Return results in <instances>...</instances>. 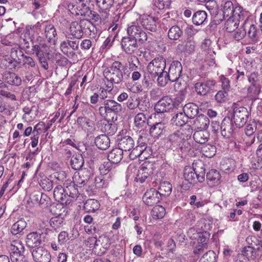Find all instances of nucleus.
Segmentation results:
<instances>
[{"instance_id":"7","label":"nucleus","mask_w":262,"mask_h":262,"mask_svg":"<svg viewBox=\"0 0 262 262\" xmlns=\"http://www.w3.org/2000/svg\"><path fill=\"white\" fill-rule=\"evenodd\" d=\"M12 262L21 261L24 258L25 247L19 241H13L9 248Z\"/></svg>"},{"instance_id":"13","label":"nucleus","mask_w":262,"mask_h":262,"mask_svg":"<svg viewBox=\"0 0 262 262\" xmlns=\"http://www.w3.org/2000/svg\"><path fill=\"white\" fill-rule=\"evenodd\" d=\"M146 141V138L140 136L137 141V146L132 149L131 152L128 155L130 160L135 159L145 152L147 147Z\"/></svg>"},{"instance_id":"19","label":"nucleus","mask_w":262,"mask_h":262,"mask_svg":"<svg viewBox=\"0 0 262 262\" xmlns=\"http://www.w3.org/2000/svg\"><path fill=\"white\" fill-rule=\"evenodd\" d=\"M42 242V234L39 232L29 233L26 239V243L28 247L35 248L40 247Z\"/></svg>"},{"instance_id":"55","label":"nucleus","mask_w":262,"mask_h":262,"mask_svg":"<svg viewBox=\"0 0 262 262\" xmlns=\"http://www.w3.org/2000/svg\"><path fill=\"white\" fill-rule=\"evenodd\" d=\"M214 99L217 103L225 102L228 99V91L225 90L219 91L215 95Z\"/></svg>"},{"instance_id":"16","label":"nucleus","mask_w":262,"mask_h":262,"mask_svg":"<svg viewBox=\"0 0 262 262\" xmlns=\"http://www.w3.org/2000/svg\"><path fill=\"white\" fill-rule=\"evenodd\" d=\"M67 187L63 188L61 185L57 186L54 190V197L55 199L62 204L67 205L71 202L68 196Z\"/></svg>"},{"instance_id":"34","label":"nucleus","mask_w":262,"mask_h":262,"mask_svg":"<svg viewBox=\"0 0 262 262\" xmlns=\"http://www.w3.org/2000/svg\"><path fill=\"white\" fill-rule=\"evenodd\" d=\"M183 111L188 118H194L199 113V107L194 103H189L183 106Z\"/></svg>"},{"instance_id":"57","label":"nucleus","mask_w":262,"mask_h":262,"mask_svg":"<svg viewBox=\"0 0 262 262\" xmlns=\"http://www.w3.org/2000/svg\"><path fill=\"white\" fill-rule=\"evenodd\" d=\"M157 81L158 84L161 86H165L168 81H170V77L168 76L167 72L163 71L161 74L157 76Z\"/></svg>"},{"instance_id":"36","label":"nucleus","mask_w":262,"mask_h":262,"mask_svg":"<svg viewBox=\"0 0 262 262\" xmlns=\"http://www.w3.org/2000/svg\"><path fill=\"white\" fill-rule=\"evenodd\" d=\"M95 143L98 148L105 150L110 146V140L106 135H101L96 138Z\"/></svg>"},{"instance_id":"11","label":"nucleus","mask_w":262,"mask_h":262,"mask_svg":"<svg viewBox=\"0 0 262 262\" xmlns=\"http://www.w3.org/2000/svg\"><path fill=\"white\" fill-rule=\"evenodd\" d=\"M235 126L232 119L229 117L224 118L221 124L222 135L226 138L233 137L236 132Z\"/></svg>"},{"instance_id":"28","label":"nucleus","mask_w":262,"mask_h":262,"mask_svg":"<svg viewBox=\"0 0 262 262\" xmlns=\"http://www.w3.org/2000/svg\"><path fill=\"white\" fill-rule=\"evenodd\" d=\"M45 34L49 42L55 45L57 40L56 31L54 26L51 24L45 25Z\"/></svg>"},{"instance_id":"20","label":"nucleus","mask_w":262,"mask_h":262,"mask_svg":"<svg viewBox=\"0 0 262 262\" xmlns=\"http://www.w3.org/2000/svg\"><path fill=\"white\" fill-rule=\"evenodd\" d=\"M215 84V82L213 80H207L203 82H198L195 84V90L198 94L205 96L213 88Z\"/></svg>"},{"instance_id":"45","label":"nucleus","mask_w":262,"mask_h":262,"mask_svg":"<svg viewBox=\"0 0 262 262\" xmlns=\"http://www.w3.org/2000/svg\"><path fill=\"white\" fill-rule=\"evenodd\" d=\"M26 225L27 223L24 220H19L12 225L11 232L14 235H16L20 233L26 228Z\"/></svg>"},{"instance_id":"41","label":"nucleus","mask_w":262,"mask_h":262,"mask_svg":"<svg viewBox=\"0 0 262 262\" xmlns=\"http://www.w3.org/2000/svg\"><path fill=\"white\" fill-rule=\"evenodd\" d=\"M188 117L185 113L180 112L177 113L172 118V120L177 126H182L188 121Z\"/></svg>"},{"instance_id":"33","label":"nucleus","mask_w":262,"mask_h":262,"mask_svg":"<svg viewBox=\"0 0 262 262\" xmlns=\"http://www.w3.org/2000/svg\"><path fill=\"white\" fill-rule=\"evenodd\" d=\"M166 126L163 122H157L151 126L150 134L155 138H159L165 132Z\"/></svg>"},{"instance_id":"48","label":"nucleus","mask_w":262,"mask_h":262,"mask_svg":"<svg viewBox=\"0 0 262 262\" xmlns=\"http://www.w3.org/2000/svg\"><path fill=\"white\" fill-rule=\"evenodd\" d=\"M256 130V125L254 123V121H252L251 122H249L248 123L245 129V132L246 135L247 136H249L250 137H251V140L250 141V143L252 144L254 142L255 140V136L254 135V133Z\"/></svg>"},{"instance_id":"5","label":"nucleus","mask_w":262,"mask_h":262,"mask_svg":"<svg viewBox=\"0 0 262 262\" xmlns=\"http://www.w3.org/2000/svg\"><path fill=\"white\" fill-rule=\"evenodd\" d=\"M74 184L70 185L67 187V191L68 196H69V200L72 201V199H77L80 195V192L81 190L82 179L80 174V172L76 171L73 177Z\"/></svg>"},{"instance_id":"39","label":"nucleus","mask_w":262,"mask_h":262,"mask_svg":"<svg viewBox=\"0 0 262 262\" xmlns=\"http://www.w3.org/2000/svg\"><path fill=\"white\" fill-rule=\"evenodd\" d=\"M209 137V133L203 130L196 131L193 135L194 141L200 144H205L207 142Z\"/></svg>"},{"instance_id":"30","label":"nucleus","mask_w":262,"mask_h":262,"mask_svg":"<svg viewBox=\"0 0 262 262\" xmlns=\"http://www.w3.org/2000/svg\"><path fill=\"white\" fill-rule=\"evenodd\" d=\"M206 179L208 184L210 186L218 185L220 183L221 174L215 169H211L207 173Z\"/></svg>"},{"instance_id":"38","label":"nucleus","mask_w":262,"mask_h":262,"mask_svg":"<svg viewBox=\"0 0 262 262\" xmlns=\"http://www.w3.org/2000/svg\"><path fill=\"white\" fill-rule=\"evenodd\" d=\"M172 186L167 181H163L160 183L157 192L160 197L162 196H168L171 192Z\"/></svg>"},{"instance_id":"22","label":"nucleus","mask_w":262,"mask_h":262,"mask_svg":"<svg viewBox=\"0 0 262 262\" xmlns=\"http://www.w3.org/2000/svg\"><path fill=\"white\" fill-rule=\"evenodd\" d=\"M2 79L4 83L14 86H19L21 84V78L15 73L6 71L2 74Z\"/></svg>"},{"instance_id":"51","label":"nucleus","mask_w":262,"mask_h":262,"mask_svg":"<svg viewBox=\"0 0 262 262\" xmlns=\"http://www.w3.org/2000/svg\"><path fill=\"white\" fill-rule=\"evenodd\" d=\"M82 155L73 156L71 160L72 167L76 170H79L82 167Z\"/></svg>"},{"instance_id":"17","label":"nucleus","mask_w":262,"mask_h":262,"mask_svg":"<svg viewBox=\"0 0 262 262\" xmlns=\"http://www.w3.org/2000/svg\"><path fill=\"white\" fill-rule=\"evenodd\" d=\"M161 198L158 194L157 190L154 188H151L147 190L143 196V201L148 206H152L159 203Z\"/></svg>"},{"instance_id":"15","label":"nucleus","mask_w":262,"mask_h":262,"mask_svg":"<svg viewBox=\"0 0 262 262\" xmlns=\"http://www.w3.org/2000/svg\"><path fill=\"white\" fill-rule=\"evenodd\" d=\"M172 108V100L168 96L163 97L159 100L155 106V111L157 113L168 112Z\"/></svg>"},{"instance_id":"62","label":"nucleus","mask_w":262,"mask_h":262,"mask_svg":"<svg viewBox=\"0 0 262 262\" xmlns=\"http://www.w3.org/2000/svg\"><path fill=\"white\" fill-rule=\"evenodd\" d=\"M44 43H40L39 45H34L33 47V50L35 53L37 57L39 56L40 55L46 54L49 56V52L46 50H43L42 48H44Z\"/></svg>"},{"instance_id":"21","label":"nucleus","mask_w":262,"mask_h":262,"mask_svg":"<svg viewBox=\"0 0 262 262\" xmlns=\"http://www.w3.org/2000/svg\"><path fill=\"white\" fill-rule=\"evenodd\" d=\"M137 40L129 36L122 39L121 46L124 52L127 54H132L138 48Z\"/></svg>"},{"instance_id":"52","label":"nucleus","mask_w":262,"mask_h":262,"mask_svg":"<svg viewBox=\"0 0 262 262\" xmlns=\"http://www.w3.org/2000/svg\"><path fill=\"white\" fill-rule=\"evenodd\" d=\"M179 46L183 49L184 52L190 53L194 51L195 43L192 40L188 39L184 45H179Z\"/></svg>"},{"instance_id":"44","label":"nucleus","mask_w":262,"mask_h":262,"mask_svg":"<svg viewBox=\"0 0 262 262\" xmlns=\"http://www.w3.org/2000/svg\"><path fill=\"white\" fill-rule=\"evenodd\" d=\"M110 176V174H108V176L101 174L100 176L95 178V187L99 188L106 187L109 183L108 179Z\"/></svg>"},{"instance_id":"14","label":"nucleus","mask_w":262,"mask_h":262,"mask_svg":"<svg viewBox=\"0 0 262 262\" xmlns=\"http://www.w3.org/2000/svg\"><path fill=\"white\" fill-rule=\"evenodd\" d=\"M158 18L150 15H143L140 18V23L146 30L156 32L157 29V21Z\"/></svg>"},{"instance_id":"40","label":"nucleus","mask_w":262,"mask_h":262,"mask_svg":"<svg viewBox=\"0 0 262 262\" xmlns=\"http://www.w3.org/2000/svg\"><path fill=\"white\" fill-rule=\"evenodd\" d=\"M99 203L95 199H89L84 204L83 209L86 212H94L99 208Z\"/></svg>"},{"instance_id":"24","label":"nucleus","mask_w":262,"mask_h":262,"mask_svg":"<svg viewBox=\"0 0 262 262\" xmlns=\"http://www.w3.org/2000/svg\"><path fill=\"white\" fill-rule=\"evenodd\" d=\"M249 13L244 10L241 7H237L235 8L234 16V19L238 21L243 22L242 26H245L248 23L249 19Z\"/></svg>"},{"instance_id":"64","label":"nucleus","mask_w":262,"mask_h":262,"mask_svg":"<svg viewBox=\"0 0 262 262\" xmlns=\"http://www.w3.org/2000/svg\"><path fill=\"white\" fill-rule=\"evenodd\" d=\"M248 34L249 37L252 39L253 41L256 42L257 41V31L256 26L254 25H250Z\"/></svg>"},{"instance_id":"29","label":"nucleus","mask_w":262,"mask_h":262,"mask_svg":"<svg viewBox=\"0 0 262 262\" xmlns=\"http://www.w3.org/2000/svg\"><path fill=\"white\" fill-rule=\"evenodd\" d=\"M209 123V118L204 115H201L194 120L193 125L200 130H205L208 128Z\"/></svg>"},{"instance_id":"32","label":"nucleus","mask_w":262,"mask_h":262,"mask_svg":"<svg viewBox=\"0 0 262 262\" xmlns=\"http://www.w3.org/2000/svg\"><path fill=\"white\" fill-rule=\"evenodd\" d=\"M83 20L89 22L92 20L97 21L99 19V15L95 11L91 10L89 7L83 4Z\"/></svg>"},{"instance_id":"61","label":"nucleus","mask_w":262,"mask_h":262,"mask_svg":"<svg viewBox=\"0 0 262 262\" xmlns=\"http://www.w3.org/2000/svg\"><path fill=\"white\" fill-rule=\"evenodd\" d=\"M39 185L45 191H50L53 188V182L47 178L40 180Z\"/></svg>"},{"instance_id":"3","label":"nucleus","mask_w":262,"mask_h":262,"mask_svg":"<svg viewBox=\"0 0 262 262\" xmlns=\"http://www.w3.org/2000/svg\"><path fill=\"white\" fill-rule=\"evenodd\" d=\"M122 64L115 61L110 66L108 65L103 71V75L107 81L112 83H120L123 80Z\"/></svg>"},{"instance_id":"12","label":"nucleus","mask_w":262,"mask_h":262,"mask_svg":"<svg viewBox=\"0 0 262 262\" xmlns=\"http://www.w3.org/2000/svg\"><path fill=\"white\" fill-rule=\"evenodd\" d=\"M33 259L35 262H50L51 259L50 252L42 247H38L32 251Z\"/></svg>"},{"instance_id":"50","label":"nucleus","mask_w":262,"mask_h":262,"mask_svg":"<svg viewBox=\"0 0 262 262\" xmlns=\"http://www.w3.org/2000/svg\"><path fill=\"white\" fill-rule=\"evenodd\" d=\"M182 34V32L180 28L177 26H174L169 29L168 36L170 39L177 40L180 38Z\"/></svg>"},{"instance_id":"23","label":"nucleus","mask_w":262,"mask_h":262,"mask_svg":"<svg viewBox=\"0 0 262 262\" xmlns=\"http://www.w3.org/2000/svg\"><path fill=\"white\" fill-rule=\"evenodd\" d=\"M153 170L152 167L149 165L147 166L142 165L138 170L137 177L136 178L137 181L141 183L145 182V180L149 178L152 174Z\"/></svg>"},{"instance_id":"47","label":"nucleus","mask_w":262,"mask_h":262,"mask_svg":"<svg viewBox=\"0 0 262 262\" xmlns=\"http://www.w3.org/2000/svg\"><path fill=\"white\" fill-rule=\"evenodd\" d=\"M228 17L225 24V28L227 32H231L237 28L239 23L233 16Z\"/></svg>"},{"instance_id":"2","label":"nucleus","mask_w":262,"mask_h":262,"mask_svg":"<svg viewBox=\"0 0 262 262\" xmlns=\"http://www.w3.org/2000/svg\"><path fill=\"white\" fill-rule=\"evenodd\" d=\"M93 147L85 145L86 151L83 155V184L88 181L94 174V161L95 152Z\"/></svg>"},{"instance_id":"37","label":"nucleus","mask_w":262,"mask_h":262,"mask_svg":"<svg viewBox=\"0 0 262 262\" xmlns=\"http://www.w3.org/2000/svg\"><path fill=\"white\" fill-rule=\"evenodd\" d=\"M184 178L189 183H193L198 180L197 174L192 167L190 166L185 167L184 170Z\"/></svg>"},{"instance_id":"59","label":"nucleus","mask_w":262,"mask_h":262,"mask_svg":"<svg viewBox=\"0 0 262 262\" xmlns=\"http://www.w3.org/2000/svg\"><path fill=\"white\" fill-rule=\"evenodd\" d=\"M113 163L108 161L104 162L99 167V170L101 174L108 176V172L112 169Z\"/></svg>"},{"instance_id":"25","label":"nucleus","mask_w":262,"mask_h":262,"mask_svg":"<svg viewBox=\"0 0 262 262\" xmlns=\"http://www.w3.org/2000/svg\"><path fill=\"white\" fill-rule=\"evenodd\" d=\"M184 134L181 131H178L168 137V141L170 143V147L173 151L177 150V148L180 146Z\"/></svg>"},{"instance_id":"8","label":"nucleus","mask_w":262,"mask_h":262,"mask_svg":"<svg viewBox=\"0 0 262 262\" xmlns=\"http://www.w3.org/2000/svg\"><path fill=\"white\" fill-rule=\"evenodd\" d=\"M249 112L244 107H235L233 110V118L236 127L241 128L247 122Z\"/></svg>"},{"instance_id":"63","label":"nucleus","mask_w":262,"mask_h":262,"mask_svg":"<svg viewBox=\"0 0 262 262\" xmlns=\"http://www.w3.org/2000/svg\"><path fill=\"white\" fill-rule=\"evenodd\" d=\"M97 5L102 9H108L114 3V0H96Z\"/></svg>"},{"instance_id":"18","label":"nucleus","mask_w":262,"mask_h":262,"mask_svg":"<svg viewBox=\"0 0 262 262\" xmlns=\"http://www.w3.org/2000/svg\"><path fill=\"white\" fill-rule=\"evenodd\" d=\"M182 71V66L179 61H173L169 68L168 76L170 77V81H177L180 77Z\"/></svg>"},{"instance_id":"58","label":"nucleus","mask_w":262,"mask_h":262,"mask_svg":"<svg viewBox=\"0 0 262 262\" xmlns=\"http://www.w3.org/2000/svg\"><path fill=\"white\" fill-rule=\"evenodd\" d=\"M75 224L72 231V237L74 238H77L80 234L82 230V225L80 220L75 219Z\"/></svg>"},{"instance_id":"4","label":"nucleus","mask_w":262,"mask_h":262,"mask_svg":"<svg viewBox=\"0 0 262 262\" xmlns=\"http://www.w3.org/2000/svg\"><path fill=\"white\" fill-rule=\"evenodd\" d=\"M166 59L162 56L155 58L148 64L147 70L152 78H155L159 74L164 71Z\"/></svg>"},{"instance_id":"6","label":"nucleus","mask_w":262,"mask_h":262,"mask_svg":"<svg viewBox=\"0 0 262 262\" xmlns=\"http://www.w3.org/2000/svg\"><path fill=\"white\" fill-rule=\"evenodd\" d=\"M122 110L120 104L113 100L107 99L103 102V106L99 107L100 114L103 117L111 115V113L117 114Z\"/></svg>"},{"instance_id":"60","label":"nucleus","mask_w":262,"mask_h":262,"mask_svg":"<svg viewBox=\"0 0 262 262\" xmlns=\"http://www.w3.org/2000/svg\"><path fill=\"white\" fill-rule=\"evenodd\" d=\"M171 4V0H155L154 5L159 10L169 8Z\"/></svg>"},{"instance_id":"49","label":"nucleus","mask_w":262,"mask_h":262,"mask_svg":"<svg viewBox=\"0 0 262 262\" xmlns=\"http://www.w3.org/2000/svg\"><path fill=\"white\" fill-rule=\"evenodd\" d=\"M151 213L154 219H162L164 217V216L165 214V209L162 206L157 205L153 208Z\"/></svg>"},{"instance_id":"53","label":"nucleus","mask_w":262,"mask_h":262,"mask_svg":"<svg viewBox=\"0 0 262 262\" xmlns=\"http://www.w3.org/2000/svg\"><path fill=\"white\" fill-rule=\"evenodd\" d=\"M188 136H186L184 135V136L183 137V140L181 143H180V146L177 148V150L176 151H181L182 152H186L190 148V144L188 141Z\"/></svg>"},{"instance_id":"31","label":"nucleus","mask_w":262,"mask_h":262,"mask_svg":"<svg viewBox=\"0 0 262 262\" xmlns=\"http://www.w3.org/2000/svg\"><path fill=\"white\" fill-rule=\"evenodd\" d=\"M135 126L138 129H143L148 125V118L143 113H138L134 118Z\"/></svg>"},{"instance_id":"1","label":"nucleus","mask_w":262,"mask_h":262,"mask_svg":"<svg viewBox=\"0 0 262 262\" xmlns=\"http://www.w3.org/2000/svg\"><path fill=\"white\" fill-rule=\"evenodd\" d=\"M85 107L89 108V110L84 111V113H83V131L86 134V139L88 141L84 145L94 147L92 144L94 137V132L95 130V116L92 111V106L89 105L88 103H85L83 102V108L85 109Z\"/></svg>"},{"instance_id":"42","label":"nucleus","mask_w":262,"mask_h":262,"mask_svg":"<svg viewBox=\"0 0 262 262\" xmlns=\"http://www.w3.org/2000/svg\"><path fill=\"white\" fill-rule=\"evenodd\" d=\"M207 19V13L204 11H198L192 16V22L195 25H202Z\"/></svg>"},{"instance_id":"27","label":"nucleus","mask_w":262,"mask_h":262,"mask_svg":"<svg viewBox=\"0 0 262 262\" xmlns=\"http://www.w3.org/2000/svg\"><path fill=\"white\" fill-rule=\"evenodd\" d=\"M118 146L123 151H128L134 147L135 141L130 136H125L119 140Z\"/></svg>"},{"instance_id":"26","label":"nucleus","mask_w":262,"mask_h":262,"mask_svg":"<svg viewBox=\"0 0 262 262\" xmlns=\"http://www.w3.org/2000/svg\"><path fill=\"white\" fill-rule=\"evenodd\" d=\"M192 167L197 174L198 181L200 182L204 181L205 175L204 163L201 160H197L193 163Z\"/></svg>"},{"instance_id":"35","label":"nucleus","mask_w":262,"mask_h":262,"mask_svg":"<svg viewBox=\"0 0 262 262\" xmlns=\"http://www.w3.org/2000/svg\"><path fill=\"white\" fill-rule=\"evenodd\" d=\"M123 158V150L119 147L112 149L108 154V160L114 164L119 163Z\"/></svg>"},{"instance_id":"46","label":"nucleus","mask_w":262,"mask_h":262,"mask_svg":"<svg viewBox=\"0 0 262 262\" xmlns=\"http://www.w3.org/2000/svg\"><path fill=\"white\" fill-rule=\"evenodd\" d=\"M70 29L72 35L75 38L80 39L82 37V27L77 22L72 23Z\"/></svg>"},{"instance_id":"43","label":"nucleus","mask_w":262,"mask_h":262,"mask_svg":"<svg viewBox=\"0 0 262 262\" xmlns=\"http://www.w3.org/2000/svg\"><path fill=\"white\" fill-rule=\"evenodd\" d=\"M235 8L231 1H226L223 5V15L224 18L234 16Z\"/></svg>"},{"instance_id":"56","label":"nucleus","mask_w":262,"mask_h":262,"mask_svg":"<svg viewBox=\"0 0 262 262\" xmlns=\"http://www.w3.org/2000/svg\"><path fill=\"white\" fill-rule=\"evenodd\" d=\"M127 60L129 64L128 68L130 71H135L140 68L138 67L140 62L136 56H130L128 58Z\"/></svg>"},{"instance_id":"9","label":"nucleus","mask_w":262,"mask_h":262,"mask_svg":"<svg viewBox=\"0 0 262 262\" xmlns=\"http://www.w3.org/2000/svg\"><path fill=\"white\" fill-rule=\"evenodd\" d=\"M249 82L251 83L248 91L251 95H258L262 84V77L257 72L251 73L248 76Z\"/></svg>"},{"instance_id":"54","label":"nucleus","mask_w":262,"mask_h":262,"mask_svg":"<svg viewBox=\"0 0 262 262\" xmlns=\"http://www.w3.org/2000/svg\"><path fill=\"white\" fill-rule=\"evenodd\" d=\"M216 254L214 251L209 250L200 259L199 262H215Z\"/></svg>"},{"instance_id":"10","label":"nucleus","mask_w":262,"mask_h":262,"mask_svg":"<svg viewBox=\"0 0 262 262\" xmlns=\"http://www.w3.org/2000/svg\"><path fill=\"white\" fill-rule=\"evenodd\" d=\"M128 36L139 40L142 43L147 40V34L136 23H132L127 29Z\"/></svg>"}]
</instances>
